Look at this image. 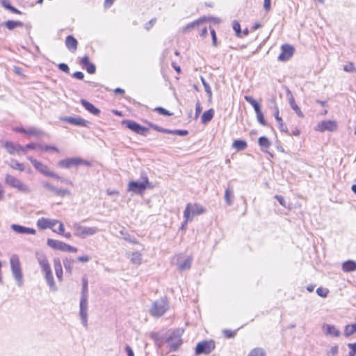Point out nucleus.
<instances>
[{"instance_id":"obj_1","label":"nucleus","mask_w":356,"mask_h":356,"mask_svg":"<svg viewBox=\"0 0 356 356\" xmlns=\"http://www.w3.org/2000/svg\"><path fill=\"white\" fill-rule=\"evenodd\" d=\"M10 266L12 275L18 286L21 287L24 284L23 273L19 256L13 254L10 256Z\"/></svg>"},{"instance_id":"obj_2","label":"nucleus","mask_w":356,"mask_h":356,"mask_svg":"<svg viewBox=\"0 0 356 356\" xmlns=\"http://www.w3.org/2000/svg\"><path fill=\"white\" fill-rule=\"evenodd\" d=\"M168 308L169 305L167 298L163 297L152 302V307L149 309V314L152 316L160 317L165 313Z\"/></svg>"},{"instance_id":"obj_3","label":"nucleus","mask_w":356,"mask_h":356,"mask_svg":"<svg viewBox=\"0 0 356 356\" xmlns=\"http://www.w3.org/2000/svg\"><path fill=\"white\" fill-rule=\"evenodd\" d=\"M143 181H131L128 184V190L136 194H143V193L149 187L148 177L145 173H141Z\"/></svg>"},{"instance_id":"obj_4","label":"nucleus","mask_w":356,"mask_h":356,"mask_svg":"<svg viewBox=\"0 0 356 356\" xmlns=\"http://www.w3.org/2000/svg\"><path fill=\"white\" fill-rule=\"evenodd\" d=\"M74 234L81 238H85L88 236H92L99 232L96 227L83 226L79 222L73 224Z\"/></svg>"},{"instance_id":"obj_5","label":"nucleus","mask_w":356,"mask_h":356,"mask_svg":"<svg viewBox=\"0 0 356 356\" xmlns=\"http://www.w3.org/2000/svg\"><path fill=\"white\" fill-rule=\"evenodd\" d=\"M4 181L7 185L17 188L20 192L25 193H29L31 192V189L27 185L23 184L19 179L9 174L5 175Z\"/></svg>"},{"instance_id":"obj_6","label":"nucleus","mask_w":356,"mask_h":356,"mask_svg":"<svg viewBox=\"0 0 356 356\" xmlns=\"http://www.w3.org/2000/svg\"><path fill=\"white\" fill-rule=\"evenodd\" d=\"M80 165L90 166L91 163L78 157L63 159L59 161L58 163V166L62 168H70L73 166H78Z\"/></svg>"},{"instance_id":"obj_7","label":"nucleus","mask_w":356,"mask_h":356,"mask_svg":"<svg viewBox=\"0 0 356 356\" xmlns=\"http://www.w3.org/2000/svg\"><path fill=\"white\" fill-rule=\"evenodd\" d=\"M47 244L48 246L54 250H60L63 252H76L77 248L73 247L69 244H67L63 241L54 240L51 238H48L47 241Z\"/></svg>"},{"instance_id":"obj_8","label":"nucleus","mask_w":356,"mask_h":356,"mask_svg":"<svg viewBox=\"0 0 356 356\" xmlns=\"http://www.w3.org/2000/svg\"><path fill=\"white\" fill-rule=\"evenodd\" d=\"M27 159L31 161L34 168L42 175L47 177H53L54 179H60V176L51 171L48 166L45 164L37 161L31 156H28Z\"/></svg>"},{"instance_id":"obj_9","label":"nucleus","mask_w":356,"mask_h":356,"mask_svg":"<svg viewBox=\"0 0 356 356\" xmlns=\"http://www.w3.org/2000/svg\"><path fill=\"white\" fill-rule=\"evenodd\" d=\"M88 297L81 296L79 303V315L82 324L85 327H88Z\"/></svg>"},{"instance_id":"obj_10","label":"nucleus","mask_w":356,"mask_h":356,"mask_svg":"<svg viewBox=\"0 0 356 356\" xmlns=\"http://www.w3.org/2000/svg\"><path fill=\"white\" fill-rule=\"evenodd\" d=\"M165 341L168 344L171 350H177L182 343L179 331L177 330L172 332L167 338Z\"/></svg>"},{"instance_id":"obj_11","label":"nucleus","mask_w":356,"mask_h":356,"mask_svg":"<svg viewBox=\"0 0 356 356\" xmlns=\"http://www.w3.org/2000/svg\"><path fill=\"white\" fill-rule=\"evenodd\" d=\"M122 124L130 130L142 136H145L149 131L147 128L141 126L140 124L133 120H124L122 121Z\"/></svg>"},{"instance_id":"obj_12","label":"nucleus","mask_w":356,"mask_h":356,"mask_svg":"<svg viewBox=\"0 0 356 356\" xmlns=\"http://www.w3.org/2000/svg\"><path fill=\"white\" fill-rule=\"evenodd\" d=\"M215 348L213 341H203L197 344L195 348V354L199 355L202 354H209Z\"/></svg>"},{"instance_id":"obj_13","label":"nucleus","mask_w":356,"mask_h":356,"mask_svg":"<svg viewBox=\"0 0 356 356\" xmlns=\"http://www.w3.org/2000/svg\"><path fill=\"white\" fill-rule=\"evenodd\" d=\"M337 124L335 121L323 120L318 124L316 130L321 132H324L325 131H334L337 130Z\"/></svg>"},{"instance_id":"obj_14","label":"nucleus","mask_w":356,"mask_h":356,"mask_svg":"<svg viewBox=\"0 0 356 356\" xmlns=\"http://www.w3.org/2000/svg\"><path fill=\"white\" fill-rule=\"evenodd\" d=\"M3 147L10 154H19L20 152L24 154V147L23 146L11 141H6Z\"/></svg>"},{"instance_id":"obj_15","label":"nucleus","mask_w":356,"mask_h":356,"mask_svg":"<svg viewBox=\"0 0 356 356\" xmlns=\"http://www.w3.org/2000/svg\"><path fill=\"white\" fill-rule=\"evenodd\" d=\"M282 52L278 56V60L280 61L288 60L294 53V48L288 44H283L281 47Z\"/></svg>"},{"instance_id":"obj_16","label":"nucleus","mask_w":356,"mask_h":356,"mask_svg":"<svg viewBox=\"0 0 356 356\" xmlns=\"http://www.w3.org/2000/svg\"><path fill=\"white\" fill-rule=\"evenodd\" d=\"M71 124L80 126V127H88L90 122L88 120L82 118L81 117H65L63 119Z\"/></svg>"},{"instance_id":"obj_17","label":"nucleus","mask_w":356,"mask_h":356,"mask_svg":"<svg viewBox=\"0 0 356 356\" xmlns=\"http://www.w3.org/2000/svg\"><path fill=\"white\" fill-rule=\"evenodd\" d=\"M58 222L57 220H49L44 218L39 219L37 222L38 227L41 229L53 228Z\"/></svg>"},{"instance_id":"obj_18","label":"nucleus","mask_w":356,"mask_h":356,"mask_svg":"<svg viewBox=\"0 0 356 356\" xmlns=\"http://www.w3.org/2000/svg\"><path fill=\"white\" fill-rule=\"evenodd\" d=\"M10 227L14 232L21 234H35L36 232L35 230L33 228L26 227L16 224H13Z\"/></svg>"},{"instance_id":"obj_19","label":"nucleus","mask_w":356,"mask_h":356,"mask_svg":"<svg viewBox=\"0 0 356 356\" xmlns=\"http://www.w3.org/2000/svg\"><path fill=\"white\" fill-rule=\"evenodd\" d=\"M36 258L42 272L51 268L49 261L44 254L36 252Z\"/></svg>"},{"instance_id":"obj_20","label":"nucleus","mask_w":356,"mask_h":356,"mask_svg":"<svg viewBox=\"0 0 356 356\" xmlns=\"http://www.w3.org/2000/svg\"><path fill=\"white\" fill-rule=\"evenodd\" d=\"M36 258L42 272L51 268L49 261L44 254L36 252Z\"/></svg>"},{"instance_id":"obj_21","label":"nucleus","mask_w":356,"mask_h":356,"mask_svg":"<svg viewBox=\"0 0 356 356\" xmlns=\"http://www.w3.org/2000/svg\"><path fill=\"white\" fill-rule=\"evenodd\" d=\"M36 258L42 272L51 268L49 261L44 254L36 252Z\"/></svg>"},{"instance_id":"obj_22","label":"nucleus","mask_w":356,"mask_h":356,"mask_svg":"<svg viewBox=\"0 0 356 356\" xmlns=\"http://www.w3.org/2000/svg\"><path fill=\"white\" fill-rule=\"evenodd\" d=\"M43 273H44V278L47 282V284L52 291H56L57 290V286L54 280L51 269L50 268L49 270H47Z\"/></svg>"},{"instance_id":"obj_23","label":"nucleus","mask_w":356,"mask_h":356,"mask_svg":"<svg viewBox=\"0 0 356 356\" xmlns=\"http://www.w3.org/2000/svg\"><path fill=\"white\" fill-rule=\"evenodd\" d=\"M323 329L325 335L338 337L340 336V331L333 325L325 324Z\"/></svg>"},{"instance_id":"obj_24","label":"nucleus","mask_w":356,"mask_h":356,"mask_svg":"<svg viewBox=\"0 0 356 356\" xmlns=\"http://www.w3.org/2000/svg\"><path fill=\"white\" fill-rule=\"evenodd\" d=\"M81 104L90 113L95 115H98L100 113V110L87 100L83 99H81Z\"/></svg>"},{"instance_id":"obj_25","label":"nucleus","mask_w":356,"mask_h":356,"mask_svg":"<svg viewBox=\"0 0 356 356\" xmlns=\"http://www.w3.org/2000/svg\"><path fill=\"white\" fill-rule=\"evenodd\" d=\"M65 45L71 52H74L77 49L78 42L72 35H68L65 40Z\"/></svg>"},{"instance_id":"obj_26","label":"nucleus","mask_w":356,"mask_h":356,"mask_svg":"<svg viewBox=\"0 0 356 356\" xmlns=\"http://www.w3.org/2000/svg\"><path fill=\"white\" fill-rule=\"evenodd\" d=\"M193 259L191 257H188L183 261L179 260L177 263V268L180 271L188 270L191 267Z\"/></svg>"},{"instance_id":"obj_27","label":"nucleus","mask_w":356,"mask_h":356,"mask_svg":"<svg viewBox=\"0 0 356 356\" xmlns=\"http://www.w3.org/2000/svg\"><path fill=\"white\" fill-rule=\"evenodd\" d=\"M342 270L343 272L349 273L356 270V262L353 260H348L343 263Z\"/></svg>"},{"instance_id":"obj_28","label":"nucleus","mask_w":356,"mask_h":356,"mask_svg":"<svg viewBox=\"0 0 356 356\" xmlns=\"http://www.w3.org/2000/svg\"><path fill=\"white\" fill-rule=\"evenodd\" d=\"M184 217L185 220L181 225V229H184L188 221H191L193 220V216H191V204L188 203L186 205V207L184 211Z\"/></svg>"},{"instance_id":"obj_29","label":"nucleus","mask_w":356,"mask_h":356,"mask_svg":"<svg viewBox=\"0 0 356 356\" xmlns=\"http://www.w3.org/2000/svg\"><path fill=\"white\" fill-rule=\"evenodd\" d=\"M214 115V111L213 108H210L208 111L203 113L201 117V121L203 124H206L209 122Z\"/></svg>"},{"instance_id":"obj_30","label":"nucleus","mask_w":356,"mask_h":356,"mask_svg":"<svg viewBox=\"0 0 356 356\" xmlns=\"http://www.w3.org/2000/svg\"><path fill=\"white\" fill-rule=\"evenodd\" d=\"M205 209L203 208L202 206L195 204L194 205L191 204V216H197L200 215L203 213H204Z\"/></svg>"},{"instance_id":"obj_31","label":"nucleus","mask_w":356,"mask_h":356,"mask_svg":"<svg viewBox=\"0 0 356 356\" xmlns=\"http://www.w3.org/2000/svg\"><path fill=\"white\" fill-rule=\"evenodd\" d=\"M54 269L57 278L62 281L63 278V269L62 265L59 259H54Z\"/></svg>"},{"instance_id":"obj_32","label":"nucleus","mask_w":356,"mask_h":356,"mask_svg":"<svg viewBox=\"0 0 356 356\" xmlns=\"http://www.w3.org/2000/svg\"><path fill=\"white\" fill-rule=\"evenodd\" d=\"M8 29L13 30L16 27L23 26V22L20 21L8 20L3 24Z\"/></svg>"},{"instance_id":"obj_33","label":"nucleus","mask_w":356,"mask_h":356,"mask_svg":"<svg viewBox=\"0 0 356 356\" xmlns=\"http://www.w3.org/2000/svg\"><path fill=\"white\" fill-rule=\"evenodd\" d=\"M207 20V18L206 17H201V18L187 24L186 26L185 27L184 31H188L192 29L197 27L200 24L204 22Z\"/></svg>"},{"instance_id":"obj_34","label":"nucleus","mask_w":356,"mask_h":356,"mask_svg":"<svg viewBox=\"0 0 356 356\" xmlns=\"http://www.w3.org/2000/svg\"><path fill=\"white\" fill-rule=\"evenodd\" d=\"M120 234L122 236L123 238L131 243L138 244V241L136 237L131 236L129 233L126 232L124 229L120 231Z\"/></svg>"},{"instance_id":"obj_35","label":"nucleus","mask_w":356,"mask_h":356,"mask_svg":"<svg viewBox=\"0 0 356 356\" xmlns=\"http://www.w3.org/2000/svg\"><path fill=\"white\" fill-rule=\"evenodd\" d=\"M244 99L254 108L255 112L261 110L260 104L252 97L246 95Z\"/></svg>"},{"instance_id":"obj_36","label":"nucleus","mask_w":356,"mask_h":356,"mask_svg":"<svg viewBox=\"0 0 356 356\" xmlns=\"http://www.w3.org/2000/svg\"><path fill=\"white\" fill-rule=\"evenodd\" d=\"M258 143H259V145L261 147L262 151H265V149L268 148L271 145V143L270 142L268 138L266 136L259 137V140H258Z\"/></svg>"},{"instance_id":"obj_37","label":"nucleus","mask_w":356,"mask_h":356,"mask_svg":"<svg viewBox=\"0 0 356 356\" xmlns=\"http://www.w3.org/2000/svg\"><path fill=\"white\" fill-rule=\"evenodd\" d=\"M247 146V143L243 140H235L232 143V147L238 151L244 150Z\"/></svg>"},{"instance_id":"obj_38","label":"nucleus","mask_w":356,"mask_h":356,"mask_svg":"<svg viewBox=\"0 0 356 356\" xmlns=\"http://www.w3.org/2000/svg\"><path fill=\"white\" fill-rule=\"evenodd\" d=\"M81 282H82V289H81V296L88 297V278L86 275H84L82 277Z\"/></svg>"},{"instance_id":"obj_39","label":"nucleus","mask_w":356,"mask_h":356,"mask_svg":"<svg viewBox=\"0 0 356 356\" xmlns=\"http://www.w3.org/2000/svg\"><path fill=\"white\" fill-rule=\"evenodd\" d=\"M356 333V323L347 325L344 328V336L349 337L352 334Z\"/></svg>"},{"instance_id":"obj_40","label":"nucleus","mask_w":356,"mask_h":356,"mask_svg":"<svg viewBox=\"0 0 356 356\" xmlns=\"http://www.w3.org/2000/svg\"><path fill=\"white\" fill-rule=\"evenodd\" d=\"M27 134L39 137L41 136H44L45 133L36 127H31L27 129Z\"/></svg>"},{"instance_id":"obj_41","label":"nucleus","mask_w":356,"mask_h":356,"mask_svg":"<svg viewBox=\"0 0 356 356\" xmlns=\"http://www.w3.org/2000/svg\"><path fill=\"white\" fill-rule=\"evenodd\" d=\"M233 191L230 188H227L225 191V200L228 205H232L233 203Z\"/></svg>"},{"instance_id":"obj_42","label":"nucleus","mask_w":356,"mask_h":356,"mask_svg":"<svg viewBox=\"0 0 356 356\" xmlns=\"http://www.w3.org/2000/svg\"><path fill=\"white\" fill-rule=\"evenodd\" d=\"M248 356H266V353L264 348L258 347L251 350Z\"/></svg>"},{"instance_id":"obj_43","label":"nucleus","mask_w":356,"mask_h":356,"mask_svg":"<svg viewBox=\"0 0 356 356\" xmlns=\"http://www.w3.org/2000/svg\"><path fill=\"white\" fill-rule=\"evenodd\" d=\"M74 261L72 259L66 258L63 260V265L67 271L70 274L72 272Z\"/></svg>"},{"instance_id":"obj_44","label":"nucleus","mask_w":356,"mask_h":356,"mask_svg":"<svg viewBox=\"0 0 356 356\" xmlns=\"http://www.w3.org/2000/svg\"><path fill=\"white\" fill-rule=\"evenodd\" d=\"M142 260V255L138 252H132L131 256V261L134 264H140Z\"/></svg>"},{"instance_id":"obj_45","label":"nucleus","mask_w":356,"mask_h":356,"mask_svg":"<svg viewBox=\"0 0 356 356\" xmlns=\"http://www.w3.org/2000/svg\"><path fill=\"white\" fill-rule=\"evenodd\" d=\"M9 166L14 170H18L21 172L24 170L23 164L19 163L15 159L11 160V163L9 164Z\"/></svg>"},{"instance_id":"obj_46","label":"nucleus","mask_w":356,"mask_h":356,"mask_svg":"<svg viewBox=\"0 0 356 356\" xmlns=\"http://www.w3.org/2000/svg\"><path fill=\"white\" fill-rule=\"evenodd\" d=\"M38 149L42 150V151H45V152H48V151H54L56 152H58V149L55 147V146H51V145H38Z\"/></svg>"},{"instance_id":"obj_47","label":"nucleus","mask_w":356,"mask_h":356,"mask_svg":"<svg viewBox=\"0 0 356 356\" xmlns=\"http://www.w3.org/2000/svg\"><path fill=\"white\" fill-rule=\"evenodd\" d=\"M257 115V119L258 122L263 126H266L267 122L266 120L264 119V113H262L261 110L255 112Z\"/></svg>"},{"instance_id":"obj_48","label":"nucleus","mask_w":356,"mask_h":356,"mask_svg":"<svg viewBox=\"0 0 356 356\" xmlns=\"http://www.w3.org/2000/svg\"><path fill=\"white\" fill-rule=\"evenodd\" d=\"M201 81L204 88L205 92L208 95L209 97L211 98L212 96V92L209 84L205 81V79L202 76L201 77Z\"/></svg>"},{"instance_id":"obj_49","label":"nucleus","mask_w":356,"mask_h":356,"mask_svg":"<svg viewBox=\"0 0 356 356\" xmlns=\"http://www.w3.org/2000/svg\"><path fill=\"white\" fill-rule=\"evenodd\" d=\"M233 29L234 30V31L236 32V35L237 37H241V33H242V31H241V25L239 24V22L238 21H236L234 20L233 22Z\"/></svg>"},{"instance_id":"obj_50","label":"nucleus","mask_w":356,"mask_h":356,"mask_svg":"<svg viewBox=\"0 0 356 356\" xmlns=\"http://www.w3.org/2000/svg\"><path fill=\"white\" fill-rule=\"evenodd\" d=\"M149 124L152 128H153L154 130H156L159 132L165 133V134L170 133V129L163 128L161 127H159V126L152 124V123H149Z\"/></svg>"},{"instance_id":"obj_51","label":"nucleus","mask_w":356,"mask_h":356,"mask_svg":"<svg viewBox=\"0 0 356 356\" xmlns=\"http://www.w3.org/2000/svg\"><path fill=\"white\" fill-rule=\"evenodd\" d=\"M329 293V290L326 288H323V287H318L317 289H316V293L322 297V298H325L327 296V294Z\"/></svg>"},{"instance_id":"obj_52","label":"nucleus","mask_w":356,"mask_h":356,"mask_svg":"<svg viewBox=\"0 0 356 356\" xmlns=\"http://www.w3.org/2000/svg\"><path fill=\"white\" fill-rule=\"evenodd\" d=\"M42 186L46 188L47 190L48 191H52L54 192V193H56V191L57 190V188L54 186L52 184H51L50 183L47 182V181H42Z\"/></svg>"},{"instance_id":"obj_53","label":"nucleus","mask_w":356,"mask_h":356,"mask_svg":"<svg viewBox=\"0 0 356 356\" xmlns=\"http://www.w3.org/2000/svg\"><path fill=\"white\" fill-rule=\"evenodd\" d=\"M56 195L60 196V197H64L65 195H70L71 193L68 189H63V188H58L56 191Z\"/></svg>"},{"instance_id":"obj_54","label":"nucleus","mask_w":356,"mask_h":356,"mask_svg":"<svg viewBox=\"0 0 356 356\" xmlns=\"http://www.w3.org/2000/svg\"><path fill=\"white\" fill-rule=\"evenodd\" d=\"M188 132L187 130H181V129H175V130H171L170 133H168V134H176L180 136H185L188 135Z\"/></svg>"},{"instance_id":"obj_55","label":"nucleus","mask_w":356,"mask_h":356,"mask_svg":"<svg viewBox=\"0 0 356 356\" xmlns=\"http://www.w3.org/2000/svg\"><path fill=\"white\" fill-rule=\"evenodd\" d=\"M291 106L293 108V110L300 116L303 117V114L300 111V108L296 104L293 99L291 101Z\"/></svg>"},{"instance_id":"obj_56","label":"nucleus","mask_w":356,"mask_h":356,"mask_svg":"<svg viewBox=\"0 0 356 356\" xmlns=\"http://www.w3.org/2000/svg\"><path fill=\"white\" fill-rule=\"evenodd\" d=\"M154 110L156 111H157L161 115H167V116H170L172 115V113H170L168 110H166L165 108L161 107V106H158V107L155 108Z\"/></svg>"},{"instance_id":"obj_57","label":"nucleus","mask_w":356,"mask_h":356,"mask_svg":"<svg viewBox=\"0 0 356 356\" xmlns=\"http://www.w3.org/2000/svg\"><path fill=\"white\" fill-rule=\"evenodd\" d=\"M343 70L347 72H353L356 71L355 67L353 63H348L343 66Z\"/></svg>"},{"instance_id":"obj_58","label":"nucleus","mask_w":356,"mask_h":356,"mask_svg":"<svg viewBox=\"0 0 356 356\" xmlns=\"http://www.w3.org/2000/svg\"><path fill=\"white\" fill-rule=\"evenodd\" d=\"M222 332H223L225 337H226L227 338H233L235 337V335L236 334V330L232 331L230 330H224Z\"/></svg>"},{"instance_id":"obj_59","label":"nucleus","mask_w":356,"mask_h":356,"mask_svg":"<svg viewBox=\"0 0 356 356\" xmlns=\"http://www.w3.org/2000/svg\"><path fill=\"white\" fill-rule=\"evenodd\" d=\"M338 353V346H334L327 351V356H335Z\"/></svg>"},{"instance_id":"obj_60","label":"nucleus","mask_w":356,"mask_h":356,"mask_svg":"<svg viewBox=\"0 0 356 356\" xmlns=\"http://www.w3.org/2000/svg\"><path fill=\"white\" fill-rule=\"evenodd\" d=\"M348 348L350 349L349 352V356H354L356 355V343H348Z\"/></svg>"},{"instance_id":"obj_61","label":"nucleus","mask_w":356,"mask_h":356,"mask_svg":"<svg viewBox=\"0 0 356 356\" xmlns=\"http://www.w3.org/2000/svg\"><path fill=\"white\" fill-rule=\"evenodd\" d=\"M211 35L212 38V44L213 46H218L216 33L213 29H211Z\"/></svg>"},{"instance_id":"obj_62","label":"nucleus","mask_w":356,"mask_h":356,"mask_svg":"<svg viewBox=\"0 0 356 356\" xmlns=\"http://www.w3.org/2000/svg\"><path fill=\"white\" fill-rule=\"evenodd\" d=\"M86 70L89 74H94L96 71V67L93 63H90L89 65L86 66Z\"/></svg>"},{"instance_id":"obj_63","label":"nucleus","mask_w":356,"mask_h":356,"mask_svg":"<svg viewBox=\"0 0 356 356\" xmlns=\"http://www.w3.org/2000/svg\"><path fill=\"white\" fill-rule=\"evenodd\" d=\"M38 145L39 144L33 143L27 144L26 146L24 147V153L26 152V149H35L38 148Z\"/></svg>"},{"instance_id":"obj_64","label":"nucleus","mask_w":356,"mask_h":356,"mask_svg":"<svg viewBox=\"0 0 356 356\" xmlns=\"http://www.w3.org/2000/svg\"><path fill=\"white\" fill-rule=\"evenodd\" d=\"M58 68L61 71L65 72L66 73H68L69 71H70V68H69L68 65L67 64H65V63H60L58 65Z\"/></svg>"}]
</instances>
